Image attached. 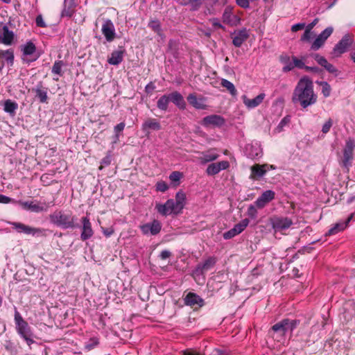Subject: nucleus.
I'll use <instances>...</instances> for the list:
<instances>
[{
  "mask_svg": "<svg viewBox=\"0 0 355 355\" xmlns=\"http://www.w3.org/2000/svg\"><path fill=\"white\" fill-rule=\"evenodd\" d=\"M292 101L294 103H299L303 108L312 105L317 101V95L313 91V84L308 77L302 78L295 87Z\"/></svg>",
  "mask_w": 355,
  "mask_h": 355,
  "instance_id": "obj_1",
  "label": "nucleus"
},
{
  "mask_svg": "<svg viewBox=\"0 0 355 355\" xmlns=\"http://www.w3.org/2000/svg\"><path fill=\"white\" fill-rule=\"evenodd\" d=\"M49 218L52 223L63 229L76 227V218L69 211H55L49 216Z\"/></svg>",
  "mask_w": 355,
  "mask_h": 355,
  "instance_id": "obj_2",
  "label": "nucleus"
},
{
  "mask_svg": "<svg viewBox=\"0 0 355 355\" xmlns=\"http://www.w3.org/2000/svg\"><path fill=\"white\" fill-rule=\"evenodd\" d=\"M15 322L17 333L26 341L28 345L33 343L34 341L32 339L33 334L31 327L17 311H15Z\"/></svg>",
  "mask_w": 355,
  "mask_h": 355,
  "instance_id": "obj_3",
  "label": "nucleus"
},
{
  "mask_svg": "<svg viewBox=\"0 0 355 355\" xmlns=\"http://www.w3.org/2000/svg\"><path fill=\"white\" fill-rule=\"evenodd\" d=\"M288 332L283 320L275 324L268 331V334L274 340L278 342H284L286 334Z\"/></svg>",
  "mask_w": 355,
  "mask_h": 355,
  "instance_id": "obj_4",
  "label": "nucleus"
},
{
  "mask_svg": "<svg viewBox=\"0 0 355 355\" xmlns=\"http://www.w3.org/2000/svg\"><path fill=\"white\" fill-rule=\"evenodd\" d=\"M19 204L24 209L35 213L46 211L50 207L49 203L36 200L19 202Z\"/></svg>",
  "mask_w": 355,
  "mask_h": 355,
  "instance_id": "obj_5",
  "label": "nucleus"
},
{
  "mask_svg": "<svg viewBox=\"0 0 355 355\" xmlns=\"http://www.w3.org/2000/svg\"><path fill=\"white\" fill-rule=\"evenodd\" d=\"M355 148V142L352 139L346 141L345 146L343 150V165L347 168L351 165V161L353 159V152Z\"/></svg>",
  "mask_w": 355,
  "mask_h": 355,
  "instance_id": "obj_6",
  "label": "nucleus"
},
{
  "mask_svg": "<svg viewBox=\"0 0 355 355\" xmlns=\"http://www.w3.org/2000/svg\"><path fill=\"white\" fill-rule=\"evenodd\" d=\"M334 32V28L329 26L326 28L313 41L311 45V49L317 51L320 49L325 43L326 40L331 36Z\"/></svg>",
  "mask_w": 355,
  "mask_h": 355,
  "instance_id": "obj_7",
  "label": "nucleus"
},
{
  "mask_svg": "<svg viewBox=\"0 0 355 355\" xmlns=\"http://www.w3.org/2000/svg\"><path fill=\"white\" fill-rule=\"evenodd\" d=\"M245 153L250 159H259L262 156L263 152L261 145L257 141H254L246 145Z\"/></svg>",
  "mask_w": 355,
  "mask_h": 355,
  "instance_id": "obj_8",
  "label": "nucleus"
},
{
  "mask_svg": "<svg viewBox=\"0 0 355 355\" xmlns=\"http://www.w3.org/2000/svg\"><path fill=\"white\" fill-rule=\"evenodd\" d=\"M141 232L144 235H157L162 229V224L157 220H154L151 223H147L140 226Z\"/></svg>",
  "mask_w": 355,
  "mask_h": 355,
  "instance_id": "obj_9",
  "label": "nucleus"
},
{
  "mask_svg": "<svg viewBox=\"0 0 355 355\" xmlns=\"http://www.w3.org/2000/svg\"><path fill=\"white\" fill-rule=\"evenodd\" d=\"M293 221L288 217L277 216L271 218V225L275 231L284 230L289 228Z\"/></svg>",
  "mask_w": 355,
  "mask_h": 355,
  "instance_id": "obj_10",
  "label": "nucleus"
},
{
  "mask_svg": "<svg viewBox=\"0 0 355 355\" xmlns=\"http://www.w3.org/2000/svg\"><path fill=\"white\" fill-rule=\"evenodd\" d=\"M225 123V119L217 114H211L203 118L202 125L205 127L213 126L220 128Z\"/></svg>",
  "mask_w": 355,
  "mask_h": 355,
  "instance_id": "obj_11",
  "label": "nucleus"
},
{
  "mask_svg": "<svg viewBox=\"0 0 355 355\" xmlns=\"http://www.w3.org/2000/svg\"><path fill=\"white\" fill-rule=\"evenodd\" d=\"M222 18L223 23L230 26H236L239 25L241 21L238 16L233 15L232 8L230 6H227L225 8Z\"/></svg>",
  "mask_w": 355,
  "mask_h": 355,
  "instance_id": "obj_12",
  "label": "nucleus"
},
{
  "mask_svg": "<svg viewBox=\"0 0 355 355\" xmlns=\"http://www.w3.org/2000/svg\"><path fill=\"white\" fill-rule=\"evenodd\" d=\"M352 38L349 34L345 35L334 46L333 51L335 54L340 55L345 53L352 44Z\"/></svg>",
  "mask_w": 355,
  "mask_h": 355,
  "instance_id": "obj_13",
  "label": "nucleus"
},
{
  "mask_svg": "<svg viewBox=\"0 0 355 355\" xmlns=\"http://www.w3.org/2000/svg\"><path fill=\"white\" fill-rule=\"evenodd\" d=\"M101 31L107 42H112L114 40L115 28L113 22L110 19L104 20Z\"/></svg>",
  "mask_w": 355,
  "mask_h": 355,
  "instance_id": "obj_14",
  "label": "nucleus"
},
{
  "mask_svg": "<svg viewBox=\"0 0 355 355\" xmlns=\"http://www.w3.org/2000/svg\"><path fill=\"white\" fill-rule=\"evenodd\" d=\"M249 36V31L245 28L235 31L232 34V43L236 47H240Z\"/></svg>",
  "mask_w": 355,
  "mask_h": 355,
  "instance_id": "obj_15",
  "label": "nucleus"
},
{
  "mask_svg": "<svg viewBox=\"0 0 355 355\" xmlns=\"http://www.w3.org/2000/svg\"><path fill=\"white\" fill-rule=\"evenodd\" d=\"M216 263V259L214 257H209L206 259L204 263L198 264L193 272V276L196 278L198 276L202 275L204 271L210 270Z\"/></svg>",
  "mask_w": 355,
  "mask_h": 355,
  "instance_id": "obj_16",
  "label": "nucleus"
},
{
  "mask_svg": "<svg viewBox=\"0 0 355 355\" xmlns=\"http://www.w3.org/2000/svg\"><path fill=\"white\" fill-rule=\"evenodd\" d=\"M275 193L272 190L265 191L254 202L256 207L259 209L263 208L268 203L272 201Z\"/></svg>",
  "mask_w": 355,
  "mask_h": 355,
  "instance_id": "obj_17",
  "label": "nucleus"
},
{
  "mask_svg": "<svg viewBox=\"0 0 355 355\" xmlns=\"http://www.w3.org/2000/svg\"><path fill=\"white\" fill-rule=\"evenodd\" d=\"M10 225L17 232L24 233L28 235H35V234L40 233L42 232L39 228L32 227L21 223L12 222L10 223Z\"/></svg>",
  "mask_w": 355,
  "mask_h": 355,
  "instance_id": "obj_18",
  "label": "nucleus"
},
{
  "mask_svg": "<svg viewBox=\"0 0 355 355\" xmlns=\"http://www.w3.org/2000/svg\"><path fill=\"white\" fill-rule=\"evenodd\" d=\"M81 222L83 225L80 239L82 241H85L92 237L94 231L89 219L87 217H83L81 218Z\"/></svg>",
  "mask_w": 355,
  "mask_h": 355,
  "instance_id": "obj_19",
  "label": "nucleus"
},
{
  "mask_svg": "<svg viewBox=\"0 0 355 355\" xmlns=\"http://www.w3.org/2000/svg\"><path fill=\"white\" fill-rule=\"evenodd\" d=\"M184 303L187 306L195 308L202 307L205 304V302L202 298L197 294L191 292L186 295L184 298Z\"/></svg>",
  "mask_w": 355,
  "mask_h": 355,
  "instance_id": "obj_20",
  "label": "nucleus"
},
{
  "mask_svg": "<svg viewBox=\"0 0 355 355\" xmlns=\"http://www.w3.org/2000/svg\"><path fill=\"white\" fill-rule=\"evenodd\" d=\"M266 94L264 93H261L258 96H257L254 98L250 99L245 95L242 96L243 102L244 105L248 109H253L257 106H259L263 101Z\"/></svg>",
  "mask_w": 355,
  "mask_h": 355,
  "instance_id": "obj_21",
  "label": "nucleus"
},
{
  "mask_svg": "<svg viewBox=\"0 0 355 355\" xmlns=\"http://www.w3.org/2000/svg\"><path fill=\"white\" fill-rule=\"evenodd\" d=\"M354 214H351L345 220L340 221L334 225V226L329 229L327 235H334L340 231L344 230L347 226L350 220L353 218Z\"/></svg>",
  "mask_w": 355,
  "mask_h": 355,
  "instance_id": "obj_22",
  "label": "nucleus"
},
{
  "mask_svg": "<svg viewBox=\"0 0 355 355\" xmlns=\"http://www.w3.org/2000/svg\"><path fill=\"white\" fill-rule=\"evenodd\" d=\"M251 179H258L262 178L266 175V172L268 171V166H267V164H254L251 168Z\"/></svg>",
  "mask_w": 355,
  "mask_h": 355,
  "instance_id": "obj_23",
  "label": "nucleus"
},
{
  "mask_svg": "<svg viewBox=\"0 0 355 355\" xmlns=\"http://www.w3.org/2000/svg\"><path fill=\"white\" fill-rule=\"evenodd\" d=\"M141 129L144 132L148 134L150 130H159L161 129V124L157 119L150 118L144 122Z\"/></svg>",
  "mask_w": 355,
  "mask_h": 355,
  "instance_id": "obj_24",
  "label": "nucleus"
},
{
  "mask_svg": "<svg viewBox=\"0 0 355 355\" xmlns=\"http://www.w3.org/2000/svg\"><path fill=\"white\" fill-rule=\"evenodd\" d=\"M124 53L125 50L121 47L119 49L113 51L107 60L108 63L112 65H118L122 62Z\"/></svg>",
  "mask_w": 355,
  "mask_h": 355,
  "instance_id": "obj_25",
  "label": "nucleus"
},
{
  "mask_svg": "<svg viewBox=\"0 0 355 355\" xmlns=\"http://www.w3.org/2000/svg\"><path fill=\"white\" fill-rule=\"evenodd\" d=\"M168 95L170 101L173 102L180 109L184 110L186 108V102L180 93L173 92Z\"/></svg>",
  "mask_w": 355,
  "mask_h": 355,
  "instance_id": "obj_26",
  "label": "nucleus"
},
{
  "mask_svg": "<svg viewBox=\"0 0 355 355\" xmlns=\"http://www.w3.org/2000/svg\"><path fill=\"white\" fill-rule=\"evenodd\" d=\"M76 7V4L74 0H64L61 16L71 17L75 11Z\"/></svg>",
  "mask_w": 355,
  "mask_h": 355,
  "instance_id": "obj_27",
  "label": "nucleus"
},
{
  "mask_svg": "<svg viewBox=\"0 0 355 355\" xmlns=\"http://www.w3.org/2000/svg\"><path fill=\"white\" fill-rule=\"evenodd\" d=\"M187 101L190 105L198 110H204L206 108V105L202 98H198L194 94H190L187 96Z\"/></svg>",
  "mask_w": 355,
  "mask_h": 355,
  "instance_id": "obj_28",
  "label": "nucleus"
},
{
  "mask_svg": "<svg viewBox=\"0 0 355 355\" xmlns=\"http://www.w3.org/2000/svg\"><path fill=\"white\" fill-rule=\"evenodd\" d=\"M219 155L217 154L214 150H209L206 152H202L199 159L202 164H205L217 159Z\"/></svg>",
  "mask_w": 355,
  "mask_h": 355,
  "instance_id": "obj_29",
  "label": "nucleus"
},
{
  "mask_svg": "<svg viewBox=\"0 0 355 355\" xmlns=\"http://www.w3.org/2000/svg\"><path fill=\"white\" fill-rule=\"evenodd\" d=\"M36 93V96L41 103H46L48 98L47 88L43 87L42 83L37 84L35 88L32 89Z\"/></svg>",
  "mask_w": 355,
  "mask_h": 355,
  "instance_id": "obj_30",
  "label": "nucleus"
},
{
  "mask_svg": "<svg viewBox=\"0 0 355 355\" xmlns=\"http://www.w3.org/2000/svg\"><path fill=\"white\" fill-rule=\"evenodd\" d=\"M14 38L12 31H9L7 26H3L2 36H0V42L6 45H10Z\"/></svg>",
  "mask_w": 355,
  "mask_h": 355,
  "instance_id": "obj_31",
  "label": "nucleus"
},
{
  "mask_svg": "<svg viewBox=\"0 0 355 355\" xmlns=\"http://www.w3.org/2000/svg\"><path fill=\"white\" fill-rule=\"evenodd\" d=\"M280 61L284 64V72L290 71L295 68V66L293 64V57L290 58L287 55H282L280 56Z\"/></svg>",
  "mask_w": 355,
  "mask_h": 355,
  "instance_id": "obj_32",
  "label": "nucleus"
},
{
  "mask_svg": "<svg viewBox=\"0 0 355 355\" xmlns=\"http://www.w3.org/2000/svg\"><path fill=\"white\" fill-rule=\"evenodd\" d=\"M17 108L18 104L10 99L5 101L3 103V110L12 116L15 115Z\"/></svg>",
  "mask_w": 355,
  "mask_h": 355,
  "instance_id": "obj_33",
  "label": "nucleus"
},
{
  "mask_svg": "<svg viewBox=\"0 0 355 355\" xmlns=\"http://www.w3.org/2000/svg\"><path fill=\"white\" fill-rule=\"evenodd\" d=\"M21 51L23 52V55L25 56H32L34 55L36 47L35 45L31 41L27 42L25 44L21 46Z\"/></svg>",
  "mask_w": 355,
  "mask_h": 355,
  "instance_id": "obj_34",
  "label": "nucleus"
},
{
  "mask_svg": "<svg viewBox=\"0 0 355 355\" xmlns=\"http://www.w3.org/2000/svg\"><path fill=\"white\" fill-rule=\"evenodd\" d=\"M170 102L169 95L162 96L157 102V107L161 110H166Z\"/></svg>",
  "mask_w": 355,
  "mask_h": 355,
  "instance_id": "obj_35",
  "label": "nucleus"
},
{
  "mask_svg": "<svg viewBox=\"0 0 355 355\" xmlns=\"http://www.w3.org/2000/svg\"><path fill=\"white\" fill-rule=\"evenodd\" d=\"M220 85L222 87L226 88L233 96H235L237 94V90L236 89L234 84L230 81L226 79H222Z\"/></svg>",
  "mask_w": 355,
  "mask_h": 355,
  "instance_id": "obj_36",
  "label": "nucleus"
},
{
  "mask_svg": "<svg viewBox=\"0 0 355 355\" xmlns=\"http://www.w3.org/2000/svg\"><path fill=\"white\" fill-rule=\"evenodd\" d=\"M148 26L161 37H163V33L161 28L160 23L158 20H150Z\"/></svg>",
  "mask_w": 355,
  "mask_h": 355,
  "instance_id": "obj_37",
  "label": "nucleus"
},
{
  "mask_svg": "<svg viewBox=\"0 0 355 355\" xmlns=\"http://www.w3.org/2000/svg\"><path fill=\"white\" fill-rule=\"evenodd\" d=\"M185 200H186V196H185L184 193H183L182 191H178L176 193L175 200H174L176 203V207H178V208L182 207L183 209L184 206V203H185Z\"/></svg>",
  "mask_w": 355,
  "mask_h": 355,
  "instance_id": "obj_38",
  "label": "nucleus"
},
{
  "mask_svg": "<svg viewBox=\"0 0 355 355\" xmlns=\"http://www.w3.org/2000/svg\"><path fill=\"white\" fill-rule=\"evenodd\" d=\"M286 325L288 332L292 333L293 331L297 327L299 324V320H282Z\"/></svg>",
  "mask_w": 355,
  "mask_h": 355,
  "instance_id": "obj_39",
  "label": "nucleus"
},
{
  "mask_svg": "<svg viewBox=\"0 0 355 355\" xmlns=\"http://www.w3.org/2000/svg\"><path fill=\"white\" fill-rule=\"evenodd\" d=\"M156 209L159 214L164 216H167L172 214L170 211V207L167 205V201L164 204L156 205Z\"/></svg>",
  "mask_w": 355,
  "mask_h": 355,
  "instance_id": "obj_40",
  "label": "nucleus"
},
{
  "mask_svg": "<svg viewBox=\"0 0 355 355\" xmlns=\"http://www.w3.org/2000/svg\"><path fill=\"white\" fill-rule=\"evenodd\" d=\"M249 222L250 221L248 218H245L236 224L233 228L236 230L238 234H239L248 227Z\"/></svg>",
  "mask_w": 355,
  "mask_h": 355,
  "instance_id": "obj_41",
  "label": "nucleus"
},
{
  "mask_svg": "<svg viewBox=\"0 0 355 355\" xmlns=\"http://www.w3.org/2000/svg\"><path fill=\"white\" fill-rule=\"evenodd\" d=\"M0 55L5 58L8 64L12 65L14 61L13 51L11 50L0 51Z\"/></svg>",
  "mask_w": 355,
  "mask_h": 355,
  "instance_id": "obj_42",
  "label": "nucleus"
},
{
  "mask_svg": "<svg viewBox=\"0 0 355 355\" xmlns=\"http://www.w3.org/2000/svg\"><path fill=\"white\" fill-rule=\"evenodd\" d=\"M98 344V338L96 337H93L85 343V347L87 350L90 351L95 348Z\"/></svg>",
  "mask_w": 355,
  "mask_h": 355,
  "instance_id": "obj_43",
  "label": "nucleus"
},
{
  "mask_svg": "<svg viewBox=\"0 0 355 355\" xmlns=\"http://www.w3.org/2000/svg\"><path fill=\"white\" fill-rule=\"evenodd\" d=\"M167 205L170 207V211L172 214H178L181 212L182 210V207L176 208L175 201L173 199H170L167 200Z\"/></svg>",
  "mask_w": 355,
  "mask_h": 355,
  "instance_id": "obj_44",
  "label": "nucleus"
},
{
  "mask_svg": "<svg viewBox=\"0 0 355 355\" xmlns=\"http://www.w3.org/2000/svg\"><path fill=\"white\" fill-rule=\"evenodd\" d=\"M293 64L295 67L299 69H306L307 71L313 70V68L305 66L304 62L302 60L298 59L297 58L293 56Z\"/></svg>",
  "mask_w": 355,
  "mask_h": 355,
  "instance_id": "obj_45",
  "label": "nucleus"
},
{
  "mask_svg": "<svg viewBox=\"0 0 355 355\" xmlns=\"http://www.w3.org/2000/svg\"><path fill=\"white\" fill-rule=\"evenodd\" d=\"M125 124L124 122H121L116 125L114 126V142L116 143L119 139V133L122 132L125 128Z\"/></svg>",
  "mask_w": 355,
  "mask_h": 355,
  "instance_id": "obj_46",
  "label": "nucleus"
},
{
  "mask_svg": "<svg viewBox=\"0 0 355 355\" xmlns=\"http://www.w3.org/2000/svg\"><path fill=\"white\" fill-rule=\"evenodd\" d=\"M290 116H286L285 117H284L281 121L279 122V123L278 124V125L277 126V128H275V131L277 132H280L283 130L284 129V127L287 125L289 123H290Z\"/></svg>",
  "mask_w": 355,
  "mask_h": 355,
  "instance_id": "obj_47",
  "label": "nucleus"
},
{
  "mask_svg": "<svg viewBox=\"0 0 355 355\" xmlns=\"http://www.w3.org/2000/svg\"><path fill=\"white\" fill-rule=\"evenodd\" d=\"M63 62L62 61H56L53 65L52 73L59 76H62V67Z\"/></svg>",
  "mask_w": 355,
  "mask_h": 355,
  "instance_id": "obj_48",
  "label": "nucleus"
},
{
  "mask_svg": "<svg viewBox=\"0 0 355 355\" xmlns=\"http://www.w3.org/2000/svg\"><path fill=\"white\" fill-rule=\"evenodd\" d=\"M219 172L220 171L218 170L215 163L210 164L206 169V173L208 175H215Z\"/></svg>",
  "mask_w": 355,
  "mask_h": 355,
  "instance_id": "obj_49",
  "label": "nucleus"
},
{
  "mask_svg": "<svg viewBox=\"0 0 355 355\" xmlns=\"http://www.w3.org/2000/svg\"><path fill=\"white\" fill-rule=\"evenodd\" d=\"M322 93L325 97H328L331 93V87L327 82H321Z\"/></svg>",
  "mask_w": 355,
  "mask_h": 355,
  "instance_id": "obj_50",
  "label": "nucleus"
},
{
  "mask_svg": "<svg viewBox=\"0 0 355 355\" xmlns=\"http://www.w3.org/2000/svg\"><path fill=\"white\" fill-rule=\"evenodd\" d=\"M314 59L320 65H321L323 67H325L327 64L329 63L324 57L321 56L319 54L314 55Z\"/></svg>",
  "mask_w": 355,
  "mask_h": 355,
  "instance_id": "obj_51",
  "label": "nucleus"
},
{
  "mask_svg": "<svg viewBox=\"0 0 355 355\" xmlns=\"http://www.w3.org/2000/svg\"><path fill=\"white\" fill-rule=\"evenodd\" d=\"M247 214L250 218H251L252 219L256 218V217L257 216V210L256 207H254V205H251L249 206L248 211H247Z\"/></svg>",
  "mask_w": 355,
  "mask_h": 355,
  "instance_id": "obj_52",
  "label": "nucleus"
},
{
  "mask_svg": "<svg viewBox=\"0 0 355 355\" xmlns=\"http://www.w3.org/2000/svg\"><path fill=\"white\" fill-rule=\"evenodd\" d=\"M332 125V120L331 119H329L322 125V132L324 134H327L330 130V128H331Z\"/></svg>",
  "mask_w": 355,
  "mask_h": 355,
  "instance_id": "obj_53",
  "label": "nucleus"
},
{
  "mask_svg": "<svg viewBox=\"0 0 355 355\" xmlns=\"http://www.w3.org/2000/svg\"><path fill=\"white\" fill-rule=\"evenodd\" d=\"M236 235H238V233L234 228H232L231 230H228L227 232L223 234V238L226 240H228L234 237Z\"/></svg>",
  "mask_w": 355,
  "mask_h": 355,
  "instance_id": "obj_54",
  "label": "nucleus"
},
{
  "mask_svg": "<svg viewBox=\"0 0 355 355\" xmlns=\"http://www.w3.org/2000/svg\"><path fill=\"white\" fill-rule=\"evenodd\" d=\"M215 164L217 166L220 171L227 169L230 167V163L228 161L216 162Z\"/></svg>",
  "mask_w": 355,
  "mask_h": 355,
  "instance_id": "obj_55",
  "label": "nucleus"
},
{
  "mask_svg": "<svg viewBox=\"0 0 355 355\" xmlns=\"http://www.w3.org/2000/svg\"><path fill=\"white\" fill-rule=\"evenodd\" d=\"M215 164L217 166L220 171L227 169L230 167V163L228 161L216 162Z\"/></svg>",
  "mask_w": 355,
  "mask_h": 355,
  "instance_id": "obj_56",
  "label": "nucleus"
},
{
  "mask_svg": "<svg viewBox=\"0 0 355 355\" xmlns=\"http://www.w3.org/2000/svg\"><path fill=\"white\" fill-rule=\"evenodd\" d=\"M156 188L157 191L164 192L168 189V187L165 182L161 181L157 183Z\"/></svg>",
  "mask_w": 355,
  "mask_h": 355,
  "instance_id": "obj_57",
  "label": "nucleus"
},
{
  "mask_svg": "<svg viewBox=\"0 0 355 355\" xmlns=\"http://www.w3.org/2000/svg\"><path fill=\"white\" fill-rule=\"evenodd\" d=\"M182 177V173L179 171H173L170 174L169 178L172 182H178Z\"/></svg>",
  "mask_w": 355,
  "mask_h": 355,
  "instance_id": "obj_58",
  "label": "nucleus"
},
{
  "mask_svg": "<svg viewBox=\"0 0 355 355\" xmlns=\"http://www.w3.org/2000/svg\"><path fill=\"white\" fill-rule=\"evenodd\" d=\"M305 27L306 24L304 23H298L291 26V31L293 32H297L300 30H302Z\"/></svg>",
  "mask_w": 355,
  "mask_h": 355,
  "instance_id": "obj_59",
  "label": "nucleus"
},
{
  "mask_svg": "<svg viewBox=\"0 0 355 355\" xmlns=\"http://www.w3.org/2000/svg\"><path fill=\"white\" fill-rule=\"evenodd\" d=\"M171 256V252L169 250H164L161 252L160 254L159 255V258L162 260H165L168 258H169Z\"/></svg>",
  "mask_w": 355,
  "mask_h": 355,
  "instance_id": "obj_60",
  "label": "nucleus"
},
{
  "mask_svg": "<svg viewBox=\"0 0 355 355\" xmlns=\"http://www.w3.org/2000/svg\"><path fill=\"white\" fill-rule=\"evenodd\" d=\"M210 21L211 22L212 25L214 27L218 28L225 29V27L219 22V21L217 18L211 19Z\"/></svg>",
  "mask_w": 355,
  "mask_h": 355,
  "instance_id": "obj_61",
  "label": "nucleus"
},
{
  "mask_svg": "<svg viewBox=\"0 0 355 355\" xmlns=\"http://www.w3.org/2000/svg\"><path fill=\"white\" fill-rule=\"evenodd\" d=\"M236 3L243 8H247L250 6L248 0H236Z\"/></svg>",
  "mask_w": 355,
  "mask_h": 355,
  "instance_id": "obj_62",
  "label": "nucleus"
},
{
  "mask_svg": "<svg viewBox=\"0 0 355 355\" xmlns=\"http://www.w3.org/2000/svg\"><path fill=\"white\" fill-rule=\"evenodd\" d=\"M35 22H36L37 26L39 27H46V26L41 15H38L36 17Z\"/></svg>",
  "mask_w": 355,
  "mask_h": 355,
  "instance_id": "obj_63",
  "label": "nucleus"
},
{
  "mask_svg": "<svg viewBox=\"0 0 355 355\" xmlns=\"http://www.w3.org/2000/svg\"><path fill=\"white\" fill-rule=\"evenodd\" d=\"M198 1L199 0H190L189 3L192 10H197L200 7V3H199Z\"/></svg>",
  "mask_w": 355,
  "mask_h": 355,
  "instance_id": "obj_64",
  "label": "nucleus"
}]
</instances>
